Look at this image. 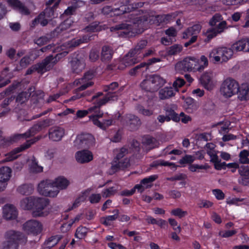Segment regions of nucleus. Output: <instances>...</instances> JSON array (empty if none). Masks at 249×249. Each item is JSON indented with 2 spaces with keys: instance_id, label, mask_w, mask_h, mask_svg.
I'll list each match as a JSON object with an SVG mask.
<instances>
[{
  "instance_id": "nucleus-1",
  "label": "nucleus",
  "mask_w": 249,
  "mask_h": 249,
  "mask_svg": "<svg viewBox=\"0 0 249 249\" xmlns=\"http://www.w3.org/2000/svg\"><path fill=\"white\" fill-rule=\"evenodd\" d=\"M132 18V24H127L126 23H121L117 24L110 28L111 31H115L122 30L121 35L123 36H130V33L141 34L144 30V24L147 20L145 16H139L134 17L133 14L130 15ZM132 36V35H131Z\"/></svg>"
},
{
  "instance_id": "nucleus-2",
  "label": "nucleus",
  "mask_w": 249,
  "mask_h": 249,
  "mask_svg": "<svg viewBox=\"0 0 249 249\" xmlns=\"http://www.w3.org/2000/svg\"><path fill=\"white\" fill-rule=\"evenodd\" d=\"M165 83V80L160 75H150L143 80L140 86L146 91L153 92L157 91Z\"/></svg>"
},
{
  "instance_id": "nucleus-3",
  "label": "nucleus",
  "mask_w": 249,
  "mask_h": 249,
  "mask_svg": "<svg viewBox=\"0 0 249 249\" xmlns=\"http://www.w3.org/2000/svg\"><path fill=\"white\" fill-rule=\"evenodd\" d=\"M176 68L185 71H193L201 72L203 70V67L199 66V60L192 57H186L182 61L177 63Z\"/></svg>"
},
{
  "instance_id": "nucleus-4",
  "label": "nucleus",
  "mask_w": 249,
  "mask_h": 249,
  "mask_svg": "<svg viewBox=\"0 0 249 249\" xmlns=\"http://www.w3.org/2000/svg\"><path fill=\"white\" fill-rule=\"evenodd\" d=\"M239 86L235 80L229 78L225 80L222 83L220 89V94L225 98L231 97L238 93Z\"/></svg>"
},
{
  "instance_id": "nucleus-5",
  "label": "nucleus",
  "mask_w": 249,
  "mask_h": 249,
  "mask_svg": "<svg viewBox=\"0 0 249 249\" xmlns=\"http://www.w3.org/2000/svg\"><path fill=\"white\" fill-rule=\"evenodd\" d=\"M116 100L117 96L115 95V93L109 92L102 99H99L94 103V106L88 109L89 113H93L91 115L102 117L103 113L101 111L100 107L110 101H115Z\"/></svg>"
},
{
  "instance_id": "nucleus-6",
  "label": "nucleus",
  "mask_w": 249,
  "mask_h": 249,
  "mask_svg": "<svg viewBox=\"0 0 249 249\" xmlns=\"http://www.w3.org/2000/svg\"><path fill=\"white\" fill-rule=\"evenodd\" d=\"M94 137L89 133L78 135L74 142V146L77 149H88L95 145Z\"/></svg>"
},
{
  "instance_id": "nucleus-7",
  "label": "nucleus",
  "mask_w": 249,
  "mask_h": 249,
  "mask_svg": "<svg viewBox=\"0 0 249 249\" xmlns=\"http://www.w3.org/2000/svg\"><path fill=\"white\" fill-rule=\"evenodd\" d=\"M34 203V210L32 212L34 217L45 216L48 215V212L43 211L49 205L48 198L35 196Z\"/></svg>"
},
{
  "instance_id": "nucleus-8",
  "label": "nucleus",
  "mask_w": 249,
  "mask_h": 249,
  "mask_svg": "<svg viewBox=\"0 0 249 249\" xmlns=\"http://www.w3.org/2000/svg\"><path fill=\"white\" fill-rule=\"evenodd\" d=\"M37 189L42 195L50 197L56 196L59 191L57 189L53 190V180L49 179L42 181L38 184Z\"/></svg>"
},
{
  "instance_id": "nucleus-9",
  "label": "nucleus",
  "mask_w": 249,
  "mask_h": 249,
  "mask_svg": "<svg viewBox=\"0 0 249 249\" xmlns=\"http://www.w3.org/2000/svg\"><path fill=\"white\" fill-rule=\"evenodd\" d=\"M70 64L73 73H80L84 69L86 66L84 55L83 53L76 54L72 58Z\"/></svg>"
},
{
  "instance_id": "nucleus-10",
  "label": "nucleus",
  "mask_w": 249,
  "mask_h": 249,
  "mask_svg": "<svg viewBox=\"0 0 249 249\" xmlns=\"http://www.w3.org/2000/svg\"><path fill=\"white\" fill-rule=\"evenodd\" d=\"M38 140H36V138L27 141L25 143L21 145L19 147L16 148L9 153L6 155V157L4 160L3 161H10L15 159H16L18 158V156L16 155L17 153L29 148L32 144H34Z\"/></svg>"
},
{
  "instance_id": "nucleus-11",
  "label": "nucleus",
  "mask_w": 249,
  "mask_h": 249,
  "mask_svg": "<svg viewBox=\"0 0 249 249\" xmlns=\"http://www.w3.org/2000/svg\"><path fill=\"white\" fill-rule=\"evenodd\" d=\"M24 231L34 234L40 233L42 230L41 224L36 220H30L26 222L23 225Z\"/></svg>"
},
{
  "instance_id": "nucleus-12",
  "label": "nucleus",
  "mask_w": 249,
  "mask_h": 249,
  "mask_svg": "<svg viewBox=\"0 0 249 249\" xmlns=\"http://www.w3.org/2000/svg\"><path fill=\"white\" fill-rule=\"evenodd\" d=\"M68 54V52L64 51L57 53L55 56H53V55H50L44 59V62H45L48 71H49L52 70L61 59L66 56Z\"/></svg>"
},
{
  "instance_id": "nucleus-13",
  "label": "nucleus",
  "mask_w": 249,
  "mask_h": 249,
  "mask_svg": "<svg viewBox=\"0 0 249 249\" xmlns=\"http://www.w3.org/2000/svg\"><path fill=\"white\" fill-rule=\"evenodd\" d=\"M226 22L225 21H222L218 24L217 26L215 27L212 28L207 31L205 33L206 38L205 39L204 41L205 42H209L213 38L215 37L217 34L221 33L226 28Z\"/></svg>"
},
{
  "instance_id": "nucleus-14",
  "label": "nucleus",
  "mask_w": 249,
  "mask_h": 249,
  "mask_svg": "<svg viewBox=\"0 0 249 249\" xmlns=\"http://www.w3.org/2000/svg\"><path fill=\"white\" fill-rule=\"evenodd\" d=\"M75 159L78 163H88L93 160V154L91 151L87 149H83L76 153Z\"/></svg>"
},
{
  "instance_id": "nucleus-15",
  "label": "nucleus",
  "mask_w": 249,
  "mask_h": 249,
  "mask_svg": "<svg viewBox=\"0 0 249 249\" xmlns=\"http://www.w3.org/2000/svg\"><path fill=\"white\" fill-rule=\"evenodd\" d=\"M125 121L127 126L131 131L138 129L142 124L140 119L133 114L127 115L125 117Z\"/></svg>"
},
{
  "instance_id": "nucleus-16",
  "label": "nucleus",
  "mask_w": 249,
  "mask_h": 249,
  "mask_svg": "<svg viewBox=\"0 0 249 249\" xmlns=\"http://www.w3.org/2000/svg\"><path fill=\"white\" fill-rule=\"evenodd\" d=\"M64 134V129L57 126L50 128L48 132L49 139L55 142L60 141Z\"/></svg>"
},
{
  "instance_id": "nucleus-17",
  "label": "nucleus",
  "mask_w": 249,
  "mask_h": 249,
  "mask_svg": "<svg viewBox=\"0 0 249 249\" xmlns=\"http://www.w3.org/2000/svg\"><path fill=\"white\" fill-rule=\"evenodd\" d=\"M18 212L12 205H6L3 208V216L7 220L15 219L17 217Z\"/></svg>"
},
{
  "instance_id": "nucleus-18",
  "label": "nucleus",
  "mask_w": 249,
  "mask_h": 249,
  "mask_svg": "<svg viewBox=\"0 0 249 249\" xmlns=\"http://www.w3.org/2000/svg\"><path fill=\"white\" fill-rule=\"evenodd\" d=\"M7 239L12 240V242H16L18 244V241L26 242L27 239L24 235L19 232L13 230L8 231L6 233Z\"/></svg>"
},
{
  "instance_id": "nucleus-19",
  "label": "nucleus",
  "mask_w": 249,
  "mask_h": 249,
  "mask_svg": "<svg viewBox=\"0 0 249 249\" xmlns=\"http://www.w3.org/2000/svg\"><path fill=\"white\" fill-rule=\"evenodd\" d=\"M48 71H49L43 60L41 62L34 65L28 69L26 71V74H31L35 71H37L38 73L43 74Z\"/></svg>"
},
{
  "instance_id": "nucleus-20",
  "label": "nucleus",
  "mask_w": 249,
  "mask_h": 249,
  "mask_svg": "<svg viewBox=\"0 0 249 249\" xmlns=\"http://www.w3.org/2000/svg\"><path fill=\"white\" fill-rule=\"evenodd\" d=\"M212 78V73L207 72L203 73L199 79L201 85L208 90H212L213 88Z\"/></svg>"
},
{
  "instance_id": "nucleus-21",
  "label": "nucleus",
  "mask_w": 249,
  "mask_h": 249,
  "mask_svg": "<svg viewBox=\"0 0 249 249\" xmlns=\"http://www.w3.org/2000/svg\"><path fill=\"white\" fill-rule=\"evenodd\" d=\"M22 138L21 134H16L12 137L0 139V148L6 147Z\"/></svg>"
},
{
  "instance_id": "nucleus-22",
  "label": "nucleus",
  "mask_w": 249,
  "mask_h": 249,
  "mask_svg": "<svg viewBox=\"0 0 249 249\" xmlns=\"http://www.w3.org/2000/svg\"><path fill=\"white\" fill-rule=\"evenodd\" d=\"M35 89L34 87H30L27 91H23L19 93L16 98V102L21 104L26 102L31 96L32 94L35 92Z\"/></svg>"
},
{
  "instance_id": "nucleus-23",
  "label": "nucleus",
  "mask_w": 249,
  "mask_h": 249,
  "mask_svg": "<svg viewBox=\"0 0 249 249\" xmlns=\"http://www.w3.org/2000/svg\"><path fill=\"white\" fill-rule=\"evenodd\" d=\"M113 51L112 49L107 46H103L102 49L101 60L102 62L107 63L112 59Z\"/></svg>"
},
{
  "instance_id": "nucleus-24",
  "label": "nucleus",
  "mask_w": 249,
  "mask_h": 249,
  "mask_svg": "<svg viewBox=\"0 0 249 249\" xmlns=\"http://www.w3.org/2000/svg\"><path fill=\"white\" fill-rule=\"evenodd\" d=\"M69 184V181L63 177H59L53 180V190L65 189Z\"/></svg>"
},
{
  "instance_id": "nucleus-25",
  "label": "nucleus",
  "mask_w": 249,
  "mask_h": 249,
  "mask_svg": "<svg viewBox=\"0 0 249 249\" xmlns=\"http://www.w3.org/2000/svg\"><path fill=\"white\" fill-rule=\"evenodd\" d=\"M34 196L23 198L20 201V206L25 210H32L34 208Z\"/></svg>"
},
{
  "instance_id": "nucleus-26",
  "label": "nucleus",
  "mask_w": 249,
  "mask_h": 249,
  "mask_svg": "<svg viewBox=\"0 0 249 249\" xmlns=\"http://www.w3.org/2000/svg\"><path fill=\"white\" fill-rule=\"evenodd\" d=\"M9 4L14 8L18 9L20 12L25 15L29 14V10L18 0H8Z\"/></svg>"
},
{
  "instance_id": "nucleus-27",
  "label": "nucleus",
  "mask_w": 249,
  "mask_h": 249,
  "mask_svg": "<svg viewBox=\"0 0 249 249\" xmlns=\"http://www.w3.org/2000/svg\"><path fill=\"white\" fill-rule=\"evenodd\" d=\"M201 29V26L199 24H196L187 29L186 31L183 34V38H187L190 36H197L196 35L199 33Z\"/></svg>"
},
{
  "instance_id": "nucleus-28",
  "label": "nucleus",
  "mask_w": 249,
  "mask_h": 249,
  "mask_svg": "<svg viewBox=\"0 0 249 249\" xmlns=\"http://www.w3.org/2000/svg\"><path fill=\"white\" fill-rule=\"evenodd\" d=\"M17 191L23 196H29L33 193L34 188L31 184H23L17 188Z\"/></svg>"
},
{
  "instance_id": "nucleus-29",
  "label": "nucleus",
  "mask_w": 249,
  "mask_h": 249,
  "mask_svg": "<svg viewBox=\"0 0 249 249\" xmlns=\"http://www.w3.org/2000/svg\"><path fill=\"white\" fill-rule=\"evenodd\" d=\"M130 163L129 160L127 159H125L123 161H119L115 160L114 163L112 164L111 168L114 170L115 172L117 171L118 170H124L128 166Z\"/></svg>"
},
{
  "instance_id": "nucleus-30",
  "label": "nucleus",
  "mask_w": 249,
  "mask_h": 249,
  "mask_svg": "<svg viewBox=\"0 0 249 249\" xmlns=\"http://www.w3.org/2000/svg\"><path fill=\"white\" fill-rule=\"evenodd\" d=\"M159 95L161 100H165L174 96L175 93L171 87H165L159 91Z\"/></svg>"
},
{
  "instance_id": "nucleus-31",
  "label": "nucleus",
  "mask_w": 249,
  "mask_h": 249,
  "mask_svg": "<svg viewBox=\"0 0 249 249\" xmlns=\"http://www.w3.org/2000/svg\"><path fill=\"white\" fill-rule=\"evenodd\" d=\"M43 129L40 122L34 124L28 132L21 134L22 138H28L31 136L34 135L35 134L40 131Z\"/></svg>"
},
{
  "instance_id": "nucleus-32",
  "label": "nucleus",
  "mask_w": 249,
  "mask_h": 249,
  "mask_svg": "<svg viewBox=\"0 0 249 249\" xmlns=\"http://www.w3.org/2000/svg\"><path fill=\"white\" fill-rule=\"evenodd\" d=\"M238 98L241 100H249V86L247 85H243L239 87L238 91Z\"/></svg>"
},
{
  "instance_id": "nucleus-33",
  "label": "nucleus",
  "mask_w": 249,
  "mask_h": 249,
  "mask_svg": "<svg viewBox=\"0 0 249 249\" xmlns=\"http://www.w3.org/2000/svg\"><path fill=\"white\" fill-rule=\"evenodd\" d=\"M93 83L91 81L88 82L86 84H82L80 87L77 88L74 90V93L75 95L72 96L70 99L69 101H73L78 99H80L81 98V93H79L78 92L86 89L89 87L92 86Z\"/></svg>"
},
{
  "instance_id": "nucleus-34",
  "label": "nucleus",
  "mask_w": 249,
  "mask_h": 249,
  "mask_svg": "<svg viewBox=\"0 0 249 249\" xmlns=\"http://www.w3.org/2000/svg\"><path fill=\"white\" fill-rule=\"evenodd\" d=\"M11 169L8 167H2L0 168V181L7 182L11 177Z\"/></svg>"
},
{
  "instance_id": "nucleus-35",
  "label": "nucleus",
  "mask_w": 249,
  "mask_h": 249,
  "mask_svg": "<svg viewBox=\"0 0 249 249\" xmlns=\"http://www.w3.org/2000/svg\"><path fill=\"white\" fill-rule=\"evenodd\" d=\"M222 50L221 47H219L213 49L209 53V57L210 59H212L213 61L215 62L220 61L221 59L222 60V54L220 53Z\"/></svg>"
},
{
  "instance_id": "nucleus-36",
  "label": "nucleus",
  "mask_w": 249,
  "mask_h": 249,
  "mask_svg": "<svg viewBox=\"0 0 249 249\" xmlns=\"http://www.w3.org/2000/svg\"><path fill=\"white\" fill-rule=\"evenodd\" d=\"M136 54H130L129 52L123 58V61L126 66L134 65L139 62V60L135 57Z\"/></svg>"
},
{
  "instance_id": "nucleus-37",
  "label": "nucleus",
  "mask_w": 249,
  "mask_h": 249,
  "mask_svg": "<svg viewBox=\"0 0 249 249\" xmlns=\"http://www.w3.org/2000/svg\"><path fill=\"white\" fill-rule=\"evenodd\" d=\"M222 50L220 52V53L222 54V61L221 62H225L228 61L231 59L233 55V50L232 49L228 48L226 47H221Z\"/></svg>"
},
{
  "instance_id": "nucleus-38",
  "label": "nucleus",
  "mask_w": 249,
  "mask_h": 249,
  "mask_svg": "<svg viewBox=\"0 0 249 249\" xmlns=\"http://www.w3.org/2000/svg\"><path fill=\"white\" fill-rule=\"evenodd\" d=\"M247 45L246 39H243L240 40L232 45V49L233 50L238 51H244L245 52L246 47Z\"/></svg>"
},
{
  "instance_id": "nucleus-39",
  "label": "nucleus",
  "mask_w": 249,
  "mask_h": 249,
  "mask_svg": "<svg viewBox=\"0 0 249 249\" xmlns=\"http://www.w3.org/2000/svg\"><path fill=\"white\" fill-rule=\"evenodd\" d=\"M147 42L145 40H141L138 42L135 47L129 51L130 54H139L141 51L144 49L147 45Z\"/></svg>"
},
{
  "instance_id": "nucleus-40",
  "label": "nucleus",
  "mask_w": 249,
  "mask_h": 249,
  "mask_svg": "<svg viewBox=\"0 0 249 249\" xmlns=\"http://www.w3.org/2000/svg\"><path fill=\"white\" fill-rule=\"evenodd\" d=\"M182 50V47L179 44H175L167 49V53L168 55H176L179 53Z\"/></svg>"
},
{
  "instance_id": "nucleus-41",
  "label": "nucleus",
  "mask_w": 249,
  "mask_h": 249,
  "mask_svg": "<svg viewBox=\"0 0 249 249\" xmlns=\"http://www.w3.org/2000/svg\"><path fill=\"white\" fill-rule=\"evenodd\" d=\"M77 2V1H75L72 5L69 6L65 10L64 13L61 15V18H64L66 16H70L73 15L78 8Z\"/></svg>"
},
{
  "instance_id": "nucleus-42",
  "label": "nucleus",
  "mask_w": 249,
  "mask_h": 249,
  "mask_svg": "<svg viewBox=\"0 0 249 249\" xmlns=\"http://www.w3.org/2000/svg\"><path fill=\"white\" fill-rule=\"evenodd\" d=\"M62 238L61 235L53 236L49 238L46 242L48 247L51 248L56 245L59 240Z\"/></svg>"
},
{
  "instance_id": "nucleus-43",
  "label": "nucleus",
  "mask_w": 249,
  "mask_h": 249,
  "mask_svg": "<svg viewBox=\"0 0 249 249\" xmlns=\"http://www.w3.org/2000/svg\"><path fill=\"white\" fill-rule=\"evenodd\" d=\"M59 1H57L55 3L53 7H47L44 11L42 12L40 14H44V16L48 18H51L54 15V8L57 6Z\"/></svg>"
},
{
  "instance_id": "nucleus-44",
  "label": "nucleus",
  "mask_w": 249,
  "mask_h": 249,
  "mask_svg": "<svg viewBox=\"0 0 249 249\" xmlns=\"http://www.w3.org/2000/svg\"><path fill=\"white\" fill-rule=\"evenodd\" d=\"M249 151L247 150H243L239 154V161L243 164H249Z\"/></svg>"
},
{
  "instance_id": "nucleus-45",
  "label": "nucleus",
  "mask_w": 249,
  "mask_h": 249,
  "mask_svg": "<svg viewBox=\"0 0 249 249\" xmlns=\"http://www.w3.org/2000/svg\"><path fill=\"white\" fill-rule=\"evenodd\" d=\"M94 76V71L93 70H89L86 72L83 77L80 79L79 82L84 84L88 81L91 80Z\"/></svg>"
},
{
  "instance_id": "nucleus-46",
  "label": "nucleus",
  "mask_w": 249,
  "mask_h": 249,
  "mask_svg": "<svg viewBox=\"0 0 249 249\" xmlns=\"http://www.w3.org/2000/svg\"><path fill=\"white\" fill-rule=\"evenodd\" d=\"M87 232L88 229L86 227H79L76 231L75 236L79 239H82L86 236Z\"/></svg>"
},
{
  "instance_id": "nucleus-47",
  "label": "nucleus",
  "mask_w": 249,
  "mask_h": 249,
  "mask_svg": "<svg viewBox=\"0 0 249 249\" xmlns=\"http://www.w3.org/2000/svg\"><path fill=\"white\" fill-rule=\"evenodd\" d=\"M156 18L159 23H167L172 19V15L171 14L157 15Z\"/></svg>"
},
{
  "instance_id": "nucleus-48",
  "label": "nucleus",
  "mask_w": 249,
  "mask_h": 249,
  "mask_svg": "<svg viewBox=\"0 0 249 249\" xmlns=\"http://www.w3.org/2000/svg\"><path fill=\"white\" fill-rule=\"evenodd\" d=\"M18 244L16 242H12L8 239L7 241L3 242L2 249H17Z\"/></svg>"
},
{
  "instance_id": "nucleus-49",
  "label": "nucleus",
  "mask_w": 249,
  "mask_h": 249,
  "mask_svg": "<svg viewBox=\"0 0 249 249\" xmlns=\"http://www.w3.org/2000/svg\"><path fill=\"white\" fill-rule=\"evenodd\" d=\"M166 114L167 117L169 118L170 120H172L176 122H179L180 120V118L178 114L171 109L167 110Z\"/></svg>"
},
{
  "instance_id": "nucleus-50",
  "label": "nucleus",
  "mask_w": 249,
  "mask_h": 249,
  "mask_svg": "<svg viewBox=\"0 0 249 249\" xmlns=\"http://www.w3.org/2000/svg\"><path fill=\"white\" fill-rule=\"evenodd\" d=\"M156 140L151 137H146L143 140V143L149 146L150 148H153L156 145Z\"/></svg>"
},
{
  "instance_id": "nucleus-51",
  "label": "nucleus",
  "mask_w": 249,
  "mask_h": 249,
  "mask_svg": "<svg viewBox=\"0 0 249 249\" xmlns=\"http://www.w3.org/2000/svg\"><path fill=\"white\" fill-rule=\"evenodd\" d=\"M117 218V215L114 214L113 215L102 217L101 218V221L103 224L109 226L111 225L110 221L115 220Z\"/></svg>"
},
{
  "instance_id": "nucleus-52",
  "label": "nucleus",
  "mask_w": 249,
  "mask_h": 249,
  "mask_svg": "<svg viewBox=\"0 0 249 249\" xmlns=\"http://www.w3.org/2000/svg\"><path fill=\"white\" fill-rule=\"evenodd\" d=\"M239 174L245 178V179L249 178V167L248 166H241L239 167Z\"/></svg>"
},
{
  "instance_id": "nucleus-53",
  "label": "nucleus",
  "mask_w": 249,
  "mask_h": 249,
  "mask_svg": "<svg viewBox=\"0 0 249 249\" xmlns=\"http://www.w3.org/2000/svg\"><path fill=\"white\" fill-rule=\"evenodd\" d=\"M99 58V52L95 49L90 51L89 54V59L91 62H95Z\"/></svg>"
},
{
  "instance_id": "nucleus-54",
  "label": "nucleus",
  "mask_w": 249,
  "mask_h": 249,
  "mask_svg": "<svg viewBox=\"0 0 249 249\" xmlns=\"http://www.w3.org/2000/svg\"><path fill=\"white\" fill-rule=\"evenodd\" d=\"M195 160V158L191 155H186L179 161V163L181 164L192 163Z\"/></svg>"
},
{
  "instance_id": "nucleus-55",
  "label": "nucleus",
  "mask_w": 249,
  "mask_h": 249,
  "mask_svg": "<svg viewBox=\"0 0 249 249\" xmlns=\"http://www.w3.org/2000/svg\"><path fill=\"white\" fill-rule=\"evenodd\" d=\"M171 213L175 216H178L179 218H182L185 216L187 213L186 211H183L180 208H177L171 211Z\"/></svg>"
},
{
  "instance_id": "nucleus-56",
  "label": "nucleus",
  "mask_w": 249,
  "mask_h": 249,
  "mask_svg": "<svg viewBox=\"0 0 249 249\" xmlns=\"http://www.w3.org/2000/svg\"><path fill=\"white\" fill-rule=\"evenodd\" d=\"M50 41V38L46 36H43L35 40L34 42L35 43L37 44L38 46H42L47 43Z\"/></svg>"
},
{
  "instance_id": "nucleus-57",
  "label": "nucleus",
  "mask_w": 249,
  "mask_h": 249,
  "mask_svg": "<svg viewBox=\"0 0 249 249\" xmlns=\"http://www.w3.org/2000/svg\"><path fill=\"white\" fill-rule=\"evenodd\" d=\"M221 20V17L219 15L215 14L210 20L209 24L212 26H216L217 23H220Z\"/></svg>"
},
{
  "instance_id": "nucleus-58",
  "label": "nucleus",
  "mask_w": 249,
  "mask_h": 249,
  "mask_svg": "<svg viewBox=\"0 0 249 249\" xmlns=\"http://www.w3.org/2000/svg\"><path fill=\"white\" fill-rule=\"evenodd\" d=\"M168 221L169 224L173 227L174 230L176 231L178 233L180 232L181 229V227L179 225L177 226L178 222L175 219L169 218L168 219Z\"/></svg>"
},
{
  "instance_id": "nucleus-59",
  "label": "nucleus",
  "mask_w": 249,
  "mask_h": 249,
  "mask_svg": "<svg viewBox=\"0 0 249 249\" xmlns=\"http://www.w3.org/2000/svg\"><path fill=\"white\" fill-rule=\"evenodd\" d=\"M137 109L140 113H141L145 116H150L153 114L152 110L145 109L143 107L141 106H138Z\"/></svg>"
},
{
  "instance_id": "nucleus-60",
  "label": "nucleus",
  "mask_w": 249,
  "mask_h": 249,
  "mask_svg": "<svg viewBox=\"0 0 249 249\" xmlns=\"http://www.w3.org/2000/svg\"><path fill=\"white\" fill-rule=\"evenodd\" d=\"M237 231L235 230L226 231H220L219 234L222 237L227 238L232 236L236 233Z\"/></svg>"
},
{
  "instance_id": "nucleus-61",
  "label": "nucleus",
  "mask_w": 249,
  "mask_h": 249,
  "mask_svg": "<svg viewBox=\"0 0 249 249\" xmlns=\"http://www.w3.org/2000/svg\"><path fill=\"white\" fill-rule=\"evenodd\" d=\"M116 192V190L114 187H110L104 191L103 196L105 197H109L110 196L114 195Z\"/></svg>"
},
{
  "instance_id": "nucleus-62",
  "label": "nucleus",
  "mask_w": 249,
  "mask_h": 249,
  "mask_svg": "<svg viewBox=\"0 0 249 249\" xmlns=\"http://www.w3.org/2000/svg\"><path fill=\"white\" fill-rule=\"evenodd\" d=\"M158 178L157 175L151 176L148 178L142 179L141 183L142 184H146L149 183H151L155 181Z\"/></svg>"
},
{
  "instance_id": "nucleus-63",
  "label": "nucleus",
  "mask_w": 249,
  "mask_h": 249,
  "mask_svg": "<svg viewBox=\"0 0 249 249\" xmlns=\"http://www.w3.org/2000/svg\"><path fill=\"white\" fill-rule=\"evenodd\" d=\"M128 153V149L125 147H122L121 148L120 152L117 154L115 160H119L123 158L125 155Z\"/></svg>"
},
{
  "instance_id": "nucleus-64",
  "label": "nucleus",
  "mask_w": 249,
  "mask_h": 249,
  "mask_svg": "<svg viewBox=\"0 0 249 249\" xmlns=\"http://www.w3.org/2000/svg\"><path fill=\"white\" fill-rule=\"evenodd\" d=\"M98 24L99 23H97L96 22H94L86 27L85 28V30H86L87 32H94L95 31H96L98 30V29H97V28L98 27Z\"/></svg>"
}]
</instances>
